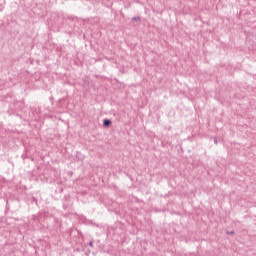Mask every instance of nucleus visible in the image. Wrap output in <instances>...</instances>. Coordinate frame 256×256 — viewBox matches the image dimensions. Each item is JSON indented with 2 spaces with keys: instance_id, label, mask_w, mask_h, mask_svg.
<instances>
[{
  "instance_id": "nucleus-1",
  "label": "nucleus",
  "mask_w": 256,
  "mask_h": 256,
  "mask_svg": "<svg viewBox=\"0 0 256 256\" xmlns=\"http://www.w3.org/2000/svg\"><path fill=\"white\" fill-rule=\"evenodd\" d=\"M109 125H111V120H110V119H105V120L103 121V126H104V127H109Z\"/></svg>"
},
{
  "instance_id": "nucleus-2",
  "label": "nucleus",
  "mask_w": 256,
  "mask_h": 256,
  "mask_svg": "<svg viewBox=\"0 0 256 256\" xmlns=\"http://www.w3.org/2000/svg\"><path fill=\"white\" fill-rule=\"evenodd\" d=\"M132 21H141V17L137 16V17H133Z\"/></svg>"
},
{
  "instance_id": "nucleus-3",
  "label": "nucleus",
  "mask_w": 256,
  "mask_h": 256,
  "mask_svg": "<svg viewBox=\"0 0 256 256\" xmlns=\"http://www.w3.org/2000/svg\"><path fill=\"white\" fill-rule=\"evenodd\" d=\"M5 9V6H3V4H0V13L1 11H3Z\"/></svg>"
},
{
  "instance_id": "nucleus-4",
  "label": "nucleus",
  "mask_w": 256,
  "mask_h": 256,
  "mask_svg": "<svg viewBox=\"0 0 256 256\" xmlns=\"http://www.w3.org/2000/svg\"><path fill=\"white\" fill-rule=\"evenodd\" d=\"M214 143H215V145H217V143H218L217 138H214Z\"/></svg>"
},
{
  "instance_id": "nucleus-5",
  "label": "nucleus",
  "mask_w": 256,
  "mask_h": 256,
  "mask_svg": "<svg viewBox=\"0 0 256 256\" xmlns=\"http://www.w3.org/2000/svg\"><path fill=\"white\" fill-rule=\"evenodd\" d=\"M89 247H93V242H89Z\"/></svg>"
}]
</instances>
